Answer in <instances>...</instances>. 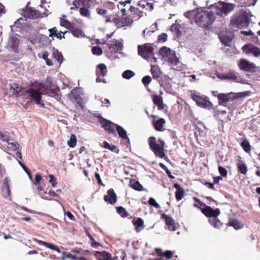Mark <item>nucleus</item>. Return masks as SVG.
<instances>
[{"label": "nucleus", "instance_id": "obj_28", "mask_svg": "<svg viewBox=\"0 0 260 260\" xmlns=\"http://www.w3.org/2000/svg\"><path fill=\"white\" fill-rule=\"evenodd\" d=\"M10 194L9 180L7 178H5L2 186V195L5 198H7L10 196Z\"/></svg>", "mask_w": 260, "mask_h": 260}, {"label": "nucleus", "instance_id": "obj_35", "mask_svg": "<svg viewBox=\"0 0 260 260\" xmlns=\"http://www.w3.org/2000/svg\"><path fill=\"white\" fill-rule=\"evenodd\" d=\"M72 35L76 37H83L84 36V32L83 31L78 27H77L75 25H73L72 26L70 29Z\"/></svg>", "mask_w": 260, "mask_h": 260}, {"label": "nucleus", "instance_id": "obj_15", "mask_svg": "<svg viewBox=\"0 0 260 260\" xmlns=\"http://www.w3.org/2000/svg\"><path fill=\"white\" fill-rule=\"evenodd\" d=\"M100 122L102 127H103L109 133L113 134L114 136H116L115 129L118 125L117 124H116L103 117L100 118Z\"/></svg>", "mask_w": 260, "mask_h": 260}, {"label": "nucleus", "instance_id": "obj_40", "mask_svg": "<svg viewBox=\"0 0 260 260\" xmlns=\"http://www.w3.org/2000/svg\"><path fill=\"white\" fill-rule=\"evenodd\" d=\"M52 56L56 60V61L61 64L63 61V56L61 52L57 49H53L52 52Z\"/></svg>", "mask_w": 260, "mask_h": 260}, {"label": "nucleus", "instance_id": "obj_21", "mask_svg": "<svg viewBox=\"0 0 260 260\" xmlns=\"http://www.w3.org/2000/svg\"><path fill=\"white\" fill-rule=\"evenodd\" d=\"M22 87L19 85L15 83L11 84L9 87L7 88L6 94H8L9 96H11L18 94L21 91Z\"/></svg>", "mask_w": 260, "mask_h": 260}, {"label": "nucleus", "instance_id": "obj_49", "mask_svg": "<svg viewBox=\"0 0 260 260\" xmlns=\"http://www.w3.org/2000/svg\"><path fill=\"white\" fill-rule=\"evenodd\" d=\"M77 144V138L75 135L72 134L70 140L68 141V145L69 147L73 148Z\"/></svg>", "mask_w": 260, "mask_h": 260}, {"label": "nucleus", "instance_id": "obj_13", "mask_svg": "<svg viewBox=\"0 0 260 260\" xmlns=\"http://www.w3.org/2000/svg\"><path fill=\"white\" fill-rule=\"evenodd\" d=\"M193 206L200 209L202 213L205 216L209 218L217 217L220 214V211L218 208L213 209L211 207L209 206H206L205 208H200V207H199L196 204H194Z\"/></svg>", "mask_w": 260, "mask_h": 260}, {"label": "nucleus", "instance_id": "obj_19", "mask_svg": "<svg viewBox=\"0 0 260 260\" xmlns=\"http://www.w3.org/2000/svg\"><path fill=\"white\" fill-rule=\"evenodd\" d=\"M150 72L153 78L158 81L161 85L162 72L161 71L159 67L157 66L151 65Z\"/></svg>", "mask_w": 260, "mask_h": 260}, {"label": "nucleus", "instance_id": "obj_8", "mask_svg": "<svg viewBox=\"0 0 260 260\" xmlns=\"http://www.w3.org/2000/svg\"><path fill=\"white\" fill-rule=\"evenodd\" d=\"M154 48L150 43H146L138 46L139 55L143 58L148 60L154 55Z\"/></svg>", "mask_w": 260, "mask_h": 260}, {"label": "nucleus", "instance_id": "obj_32", "mask_svg": "<svg viewBox=\"0 0 260 260\" xmlns=\"http://www.w3.org/2000/svg\"><path fill=\"white\" fill-rule=\"evenodd\" d=\"M152 100L154 104L157 106L158 110H160L164 109L165 105L163 103L162 97L155 94L152 97Z\"/></svg>", "mask_w": 260, "mask_h": 260}, {"label": "nucleus", "instance_id": "obj_18", "mask_svg": "<svg viewBox=\"0 0 260 260\" xmlns=\"http://www.w3.org/2000/svg\"><path fill=\"white\" fill-rule=\"evenodd\" d=\"M234 5L230 4L223 3L221 8H215L213 10L216 12L217 15H222L223 13L227 14L234 9Z\"/></svg>", "mask_w": 260, "mask_h": 260}, {"label": "nucleus", "instance_id": "obj_33", "mask_svg": "<svg viewBox=\"0 0 260 260\" xmlns=\"http://www.w3.org/2000/svg\"><path fill=\"white\" fill-rule=\"evenodd\" d=\"M116 131L120 137L122 139L126 140L128 144H130L129 139L128 138L126 131L121 126L118 125L116 127Z\"/></svg>", "mask_w": 260, "mask_h": 260}, {"label": "nucleus", "instance_id": "obj_51", "mask_svg": "<svg viewBox=\"0 0 260 260\" xmlns=\"http://www.w3.org/2000/svg\"><path fill=\"white\" fill-rule=\"evenodd\" d=\"M7 143L8 149L12 151H16L18 149L19 145L18 143H10L9 141Z\"/></svg>", "mask_w": 260, "mask_h": 260}, {"label": "nucleus", "instance_id": "obj_41", "mask_svg": "<svg viewBox=\"0 0 260 260\" xmlns=\"http://www.w3.org/2000/svg\"><path fill=\"white\" fill-rule=\"evenodd\" d=\"M198 12V10H193L191 11H188L185 12L184 14V16L187 18H188L190 20H193L194 21H195L196 16L197 15V13Z\"/></svg>", "mask_w": 260, "mask_h": 260}, {"label": "nucleus", "instance_id": "obj_9", "mask_svg": "<svg viewBox=\"0 0 260 260\" xmlns=\"http://www.w3.org/2000/svg\"><path fill=\"white\" fill-rule=\"evenodd\" d=\"M148 144L150 149L153 152L156 156L163 158L165 153L164 148L156 142V138L154 137H151L148 139Z\"/></svg>", "mask_w": 260, "mask_h": 260}, {"label": "nucleus", "instance_id": "obj_11", "mask_svg": "<svg viewBox=\"0 0 260 260\" xmlns=\"http://www.w3.org/2000/svg\"><path fill=\"white\" fill-rule=\"evenodd\" d=\"M92 254L97 260H119L117 256L112 257L111 253L105 250L93 251ZM79 260L89 259L85 257L81 256L79 258Z\"/></svg>", "mask_w": 260, "mask_h": 260}, {"label": "nucleus", "instance_id": "obj_39", "mask_svg": "<svg viewBox=\"0 0 260 260\" xmlns=\"http://www.w3.org/2000/svg\"><path fill=\"white\" fill-rule=\"evenodd\" d=\"M138 5L143 9L146 8L147 10H152L153 9V5L152 3H149L146 1L141 0L138 3Z\"/></svg>", "mask_w": 260, "mask_h": 260}, {"label": "nucleus", "instance_id": "obj_47", "mask_svg": "<svg viewBox=\"0 0 260 260\" xmlns=\"http://www.w3.org/2000/svg\"><path fill=\"white\" fill-rule=\"evenodd\" d=\"M241 146L246 152L249 153L251 151V146L249 142L246 139H245L241 143Z\"/></svg>", "mask_w": 260, "mask_h": 260}, {"label": "nucleus", "instance_id": "obj_53", "mask_svg": "<svg viewBox=\"0 0 260 260\" xmlns=\"http://www.w3.org/2000/svg\"><path fill=\"white\" fill-rule=\"evenodd\" d=\"M152 81L151 77L150 76L147 75L144 76L142 80L143 84L145 86H147Z\"/></svg>", "mask_w": 260, "mask_h": 260}, {"label": "nucleus", "instance_id": "obj_3", "mask_svg": "<svg viewBox=\"0 0 260 260\" xmlns=\"http://www.w3.org/2000/svg\"><path fill=\"white\" fill-rule=\"evenodd\" d=\"M136 16L133 15H119L115 14L112 23L114 24L117 28L131 27L133 25L134 20L139 19H137Z\"/></svg>", "mask_w": 260, "mask_h": 260}, {"label": "nucleus", "instance_id": "obj_24", "mask_svg": "<svg viewBox=\"0 0 260 260\" xmlns=\"http://www.w3.org/2000/svg\"><path fill=\"white\" fill-rule=\"evenodd\" d=\"M22 12L21 14L26 18H37L39 16L38 11L31 8H26L25 10H22Z\"/></svg>", "mask_w": 260, "mask_h": 260}, {"label": "nucleus", "instance_id": "obj_23", "mask_svg": "<svg viewBox=\"0 0 260 260\" xmlns=\"http://www.w3.org/2000/svg\"><path fill=\"white\" fill-rule=\"evenodd\" d=\"M105 202L111 205L114 204L117 200V197L113 189L111 188L107 191V194L104 197Z\"/></svg>", "mask_w": 260, "mask_h": 260}, {"label": "nucleus", "instance_id": "obj_22", "mask_svg": "<svg viewBox=\"0 0 260 260\" xmlns=\"http://www.w3.org/2000/svg\"><path fill=\"white\" fill-rule=\"evenodd\" d=\"M242 49L246 53H251L255 56L260 55V49L255 46L248 44L243 46Z\"/></svg>", "mask_w": 260, "mask_h": 260}, {"label": "nucleus", "instance_id": "obj_56", "mask_svg": "<svg viewBox=\"0 0 260 260\" xmlns=\"http://www.w3.org/2000/svg\"><path fill=\"white\" fill-rule=\"evenodd\" d=\"M0 140L4 142H8L10 141V137L6 135V133L0 132Z\"/></svg>", "mask_w": 260, "mask_h": 260}, {"label": "nucleus", "instance_id": "obj_30", "mask_svg": "<svg viewBox=\"0 0 260 260\" xmlns=\"http://www.w3.org/2000/svg\"><path fill=\"white\" fill-rule=\"evenodd\" d=\"M132 222L133 224L135 226V230L137 232H140L144 226V222L143 220L140 218H135L133 221Z\"/></svg>", "mask_w": 260, "mask_h": 260}, {"label": "nucleus", "instance_id": "obj_36", "mask_svg": "<svg viewBox=\"0 0 260 260\" xmlns=\"http://www.w3.org/2000/svg\"><path fill=\"white\" fill-rule=\"evenodd\" d=\"M238 171L239 173L246 175L247 172V167L246 164L242 160H239L237 164Z\"/></svg>", "mask_w": 260, "mask_h": 260}, {"label": "nucleus", "instance_id": "obj_43", "mask_svg": "<svg viewBox=\"0 0 260 260\" xmlns=\"http://www.w3.org/2000/svg\"><path fill=\"white\" fill-rule=\"evenodd\" d=\"M99 73L102 76H105L107 74V69L106 66L104 63H100L97 67V70Z\"/></svg>", "mask_w": 260, "mask_h": 260}, {"label": "nucleus", "instance_id": "obj_63", "mask_svg": "<svg viewBox=\"0 0 260 260\" xmlns=\"http://www.w3.org/2000/svg\"><path fill=\"white\" fill-rule=\"evenodd\" d=\"M168 36L166 33H162L158 36V40L159 42H165L167 41Z\"/></svg>", "mask_w": 260, "mask_h": 260}, {"label": "nucleus", "instance_id": "obj_64", "mask_svg": "<svg viewBox=\"0 0 260 260\" xmlns=\"http://www.w3.org/2000/svg\"><path fill=\"white\" fill-rule=\"evenodd\" d=\"M174 253L172 251L166 250L163 254V257H165L166 258L170 259L172 257Z\"/></svg>", "mask_w": 260, "mask_h": 260}, {"label": "nucleus", "instance_id": "obj_26", "mask_svg": "<svg viewBox=\"0 0 260 260\" xmlns=\"http://www.w3.org/2000/svg\"><path fill=\"white\" fill-rule=\"evenodd\" d=\"M108 46L111 52L116 53L122 50L123 44L119 41L115 40L111 43L108 44Z\"/></svg>", "mask_w": 260, "mask_h": 260}, {"label": "nucleus", "instance_id": "obj_37", "mask_svg": "<svg viewBox=\"0 0 260 260\" xmlns=\"http://www.w3.org/2000/svg\"><path fill=\"white\" fill-rule=\"evenodd\" d=\"M228 224L233 226L236 230L241 229L243 226L242 224L237 219L234 218H230Z\"/></svg>", "mask_w": 260, "mask_h": 260}, {"label": "nucleus", "instance_id": "obj_38", "mask_svg": "<svg viewBox=\"0 0 260 260\" xmlns=\"http://www.w3.org/2000/svg\"><path fill=\"white\" fill-rule=\"evenodd\" d=\"M102 146L105 148L110 150L111 151H113L116 153H118L119 152V149L117 147L113 144L110 145L109 143L106 141H104L103 143Z\"/></svg>", "mask_w": 260, "mask_h": 260}, {"label": "nucleus", "instance_id": "obj_54", "mask_svg": "<svg viewBox=\"0 0 260 260\" xmlns=\"http://www.w3.org/2000/svg\"><path fill=\"white\" fill-rule=\"evenodd\" d=\"M148 204L155 207V208H159V205L156 202L155 200L153 198H149L148 200Z\"/></svg>", "mask_w": 260, "mask_h": 260}, {"label": "nucleus", "instance_id": "obj_59", "mask_svg": "<svg viewBox=\"0 0 260 260\" xmlns=\"http://www.w3.org/2000/svg\"><path fill=\"white\" fill-rule=\"evenodd\" d=\"M171 30L172 31L174 32L177 37H179L181 35V31L176 25H172Z\"/></svg>", "mask_w": 260, "mask_h": 260}, {"label": "nucleus", "instance_id": "obj_1", "mask_svg": "<svg viewBox=\"0 0 260 260\" xmlns=\"http://www.w3.org/2000/svg\"><path fill=\"white\" fill-rule=\"evenodd\" d=\"M216 18V12L213 10L208 12L198 11L194 22L197 25L203 28H209Z\"/></svg>", "mask_w": 260, "mask_h": 260}, {"label": "nucleus", "instance_id": "obj_5", "mask_svg": "<svg viewBox=\"0 0 260 260\" xmlns=\"http://www.w3.org/2000/svg\"><path fill=\"white\" fill-rule=\"evenodd\" d=\"M159 54L171 66H176L179 62V59L176 56L175 52L172 51L170 49L166 47L160 48Z\"/></svg>", "mask_w": 260, "mask_h": 260}, {"label": "nucleus", "instance_id": "obj_44", "mask_svg": "<svg viewBox=\"0 0 260 260\" xmlns=\"http://www.w3.org/2000/svg\"><path fill=\"white\" fill-rule=\"evenodd\" d=\"M208 221L211 225L217 229L219 228L222 225V222L219 220L217 217L213 218H209Z\"/></svg>", "mask_w": 260, "mask_h": 260}, {"label": "nucleus", "instance_id": "obj_12", "mask_svg": "<svg viewBox=\"0 0 260 260\" xmlns=\"http://www.w3.org/2000/svg\"><path fill=\"white\" fill-rule=\"evenodd\" d=\"M245 95L246 94L244 93H238L237 95L232 93H229L228 94L220 93L217 95V98L219 104L224 105L230 101H232L235 99H239Z\"/></svg>", "mask_w": 260, "mask_h": 260}, {"label": "nucleus", "instance_id": "obj_42", "mask_svg": "<svg viewBox=\"0 0 260 260\" xmlns=\"http://www.w3.org/2000/svg\"><path fill=\"white\" fill-rule=\"evenodd\" d=\"M70 98L72 101L77 102V103H79L81 101V96L80 94L78 93L77 90L75 89L72 90L70 93Z\"/></svg>", "mask_w": 260, "mask_h": 260}, {"label": "nucleus", "instance_id": "obj_61", "mask_svg": "<svg viewBox=\"0 0 260 260\" xmlns=\"http://www.w3.org/2000/svg\"><path fill=\"white\" fill-rule=\"evenodd\" d=\"M193 200L194 201V202H196L195 204H196L197 205H198L199 207H200V208H202V207H203L204 208H205L206 206H207V205H206L205 203H203L202 201H201L198 198H197V197H193Z\"/></svg>", "mask_w": 260, "mask_h": 260}, {"label": "nucleus", "instance_id": "obj_25", "mask_svg": "<svg viewBox=\"0 0 260 260\" xmlns=\"http://www.w3.org/2000/svg\"><path fill=\"white\" fill-rule=\"evenodd\" d=\"M48 31L49 32V36L50 37H55L59 40H61L63 38L64 39V35L68 32L67 31L64 32L62 31H58L56 27L49 29Z\"/></svg>", "mask_w": 260, "mask_h": 260}, {"label": "nucleus", "instance_id": "obj_29", "mask_svg": "<svg viewBox=\"0 0 260 260\" xmlns=\"http://www.w3.org/2000/svg\"><path fill=\"white\" fill-rule=\"evenodd\" d=\"M174 187L176 189L175 191V198L177 201H180L182 199L184 196V190L180 186V185L177 183L174 184Z\"/></svg>", "mask_w": 260, "mask_h": 260}, {"label": "nucleus", "instance_id": "obj_31", "mask_svg": "<svg viewBox=\"0 0 260 260\" xmlns=\"http://www.w3.org/2000/svg\"><path fill=\"white\" fill-rule=\"evenodd\" d=\"M35 241L39 244L45 246V247H46L50 249L55 250L58 253H60L61 252L60 249L58 247L55 246L54 245H53L50 243H48V242L43 241L42 240H38L36 239H35Z\"/></svg>", "mask_w": 260, "mask_h": 260}, {"label": "nucleus", "instance_id": "obj_48", "mask_svg": "<svg viewBox=\"0 0 260 260\" xmlns=\"http://www.w3.org/2000/svg\"><path fill=\"white\" fill-rule=\"evenodd\" d=\"M60 25L61 26H63L66 28L70 30L71 27L72 26L73 24L71 23L67 19H63L62 18H60L59 20Z\"/></svg>", "mask_w": 260, "mask_h": 260}, {"label": "nucleus", "instance_id": "obj_17", "mask_svg": "<svg viewBox=\"0 0 260 260\" xmlns=\"http://www.w3.org/2000/svg\"><path fill=\"white\" fill-rule=\"evenodd\" d=\"M238 66L240 70L245 72H254L255 69V66L254 63H250L244 59H241L240 60Z\"/></svg>", "mask_w": 260, "mask_h": 260}, {"label": "nucleus", "instance_id": "obj_2", "mask_svg": "<svg viewBox=\"0 0 260 260\" xmlns=\"http://www.w3.org/2000/svg\"><path fill=\"white\" fill-rule=\"evenodd\" d=\"M132 0H125L119 2L117 8L119 12L123 15H133L137 16V19H140L143 15V12L137 8L131 5Z\"/></svg>", "mask_w": 260, "mask_h": 260}, {"label": "nucleus", "instance_id": "obj_16", "mask_svg": "<svg viewBox=\"0 0 260 260\" xmlns=\"http://www.w3.org/2000/svg\"><path fill=\"white\" fill-rule=\"evenodd\" d=\"M146 113L147 114L149 117H151L153 118L152 124L155 130L159 132L164 131V124L166 123V120H165V119L161 118L158 119V120H156V119L157 118V116L156 115H149L147 111H146Z\"/></svg>", "mask_w": 260, "mask_h": 260}, {"label": "nucleus", "instance_id": "obj_45", "mask_svg": "<svg viewBox=\"0 0 260 260\" xmlns=\"http://www.w3.org/2000/svg\"><path fill=\"white\" fill-rule=\"evenodd\" d=\"M32 86L36 88L37 89V90L39 91L41 90H42V91H44V89L46 88V85L38 81H35L34 83H32Z\"/></svg>", "mask_w": 260, "mask_h": 260}, {"label": "nucleus", "instance_id": "obj_20", "mask_svg": "<svg viewBox=\"0 0 260 260\" xmlns=\"http://www.w3.org/2000/svg\"><path fill=\"white\" fill-rule=\"evenodd\" d=\"M161 218L165 221L168 229L171 231H175L176 230V224L173 218L165 213L161 215Z\"/></svg>", "mask_w": 260, "mask_h": 260}, {"label": "nucleus", "instance_id": "obj_14", "mask_svg": "<svg viewBox=\"0 0 260 260\" xmlns=\"http://www.w3.org/2000/svg\"><path fill=\"white\" fill-rule=\"evenodd\" d=\"M96 12L103 18L105 23H112L115 14L111 13L109 10L102 7H98L96 9Z\"/></svg>", "mask_w": 260, "mask_h": 260}, {"label": "nucleus", "instance_id": "obj_57", "mask_svg": "<svg viewBox=\"0 0 260 260\" xmlns=\"http://www.w3.org/2000/svg\"><path fill=\"white\" fill-rule=\"evenodd\" d=\"M19 43V40L17 38H12L11 41V46L13 49H17Z\"/></svg>", "mask_w": 260, "mask_h": 260}, {"label": "nucleus", "instance_id": "obj_27", "mask_svg": "<svg viewBox=\"0 0 260 260\" xmlns=\"http://www.w3.org/2000/svg\"><path fill=\"white\" fill-rule=\"evenodd\" d=\"M46 88L44 89V91H42V93L43 94L47 95L55 99H57L59 97V94L58 93L59 91V89L58 87L52 89L50 88V87L46 86Z\"/></svg>", "mask_w": 260, "mask_h": 260}, {"label": "nucleus", "instance_id": "obj_46", "mask_svg": "<svg viewBox=\"0 0 260 260\" xmlns=\"http://www.w3.org/2000/svg\"><path fill=\"white\" fill-rule=\"evenodd\" d=\"M117 212L120 215L122 218L127 217L129 215V214L126 211L123 207H118L116 208Z\"/></svg>", "mask_w": 260, "mask_h": 260}, {"label": "nucleus", "instance_id": "obj_60", "mask_svg": "<svg viewBox=\"0 0 260 260\" xmlns=\"http://www.w3.org/2000/svg\"><path fill=\"white\" fill-rule=\"evenodd\" d=\"M218 171L220 175L223 177H226L228 175L227 170L221 166L218 167Z\"/></svg>", "mask_w": 260, "mask_h": 260}, {"label": "nucleus", "instance_id": "obj_4", "mask_svg": "<svg viewBox=\"0 0 260 260\" xmlns=\"http://www.w3.org/2000/svg\"><path fill=\"white\" fill-rule=\"evenodd\" d=\"M95 4V0H74L73 5L78 8L81 6L82 7L80 9V14L82 16L90 17V8L91 6Z\"/></svg>", "mask_w": 260, "mask_h": 260}, {"label": "nucleus", "instance_id": "obj_6", "mask_svg": "<svg viewBox=\"0 0 260 260\" xmlns=\"http://www.w3.org/2000/svg\"><path fill=\"white\" fill-rule=\"evenodd\" d=\"M249 19L246 14H242L232 19L230 25L233 28H243L248 26Z\"/></svg>", "mask_w": 260, "mask_h": 260}, {"label": "nucleus", "instance_id": "obj_58", "mask_svg": "<svg viewBox=\"0 0 260 260\" xmlns=\"http://www.w3.org/2000/svg\"><path fill=\"white\" fill-rule=\"evenodd\" d=\"M221 41L225 45H229V44L232 41V39L230 37L226 36H222L220 38Z\"/></svg>", "mask_w": 260, "mask_h": 260}, {"label": "nucleus", "instance_id": "obj_62", "mask_svg": "<svg viewBox=\"0 0 260 260\" xmlns=\"http://www.w3.org/2000/svg\"><path fill=\"white\" fill-rule=\"evenodd\" d=\"M226 114V112L225 110H222V111L216 110H214V116L217 118H219L220 115H225Z\"/></svg>", "mask_w": 260, "mask_h": 260}, {"label": "nucleus", "instance_id": "obj_34", "mask_svg": "<svg viewBox=\"0 0 260 260\" xmlns=\"http://www.w3.org/2000/svg\"><path fill=\"white\" fill-rule=\"evenodd\" d=\"M219 77L222 79H228L233 81L236 80L237 79L236 73L233 71H231L228 73H223Z\"/></svg>", "mask_w": 260, "mask_h": 260}, {"label": "nucleus", "instance_id": "obj_52", "mask_svg": "<svg viewBox=\"0 0 260 260\" xmlns=\"http://www.w3.org/2000/svg\"><path fill=\"white\" fill-rule=\"evenodd\" d=\"M91 51L94 55H101L103 53V50L102 48L98 46L93 47L92 48Z\"/></svg>", "mask_w": 260, "mask_h": 260}, {"label": "nucleus", "instance_id": "obj_55", "mask_svg": "<svg viewBox=\"0 0 260 260\" xmlns=\"http://www.w3.org/2000/svg\"><path fill=\"white\" fill-rule=\"evenodd\" d=\"M132 187L136 190L141 191L143 188V186L139 181H136L132 185Z\"/></svg>", "mask_w": 260, "mask_h": 260}, {"label": "nucleus", "instance_id": "obj_7", "mask_svg": "<svg viewBox=\"0 0 260 260\" xmlns=\"http://www.w3.org/2000/svg\"><path fill=\"white\" fill-rule=\"evenodd\" d=\"M24 94L27 99H30L31 102L35 103L37 105H39L41 107H45L44 104L41 102L42 94H43L42 91L30 88L25 91Z\"/></svg>", "mask_w": 260, "mask_h": 260}, {"label": "nucleus", "instance_id": "obj_10", "mask_svg": "<svg viewBox=\"0 0 260 260\" xmlns=\"http://www.w3.org/2000/svg\"><path fill=\"white\" fill-rule=\"evenodd\" d=\"M190 97L196 102L198 106L202 108L209 109L213 106L212 103L208 100L207 96H201L191 92Z\"/></svg>", "mask_w": 260, "mask_h": 260}, {"label": "nucleus", "instance_id": "obj_50", "mask_svg": "<svg viewBox=\"0 0 260 260\" xmlns=\"http://www.w3.org/2000/svg\"><path fill=\"white\" fill-rule=\"evenodd\" d=\"M135 75V74L134 72L128 70L125 71L122 74V77L126 79H129Z\"/></svg>", "mask_w": 260, "mask_h": 260}]
</instances>
